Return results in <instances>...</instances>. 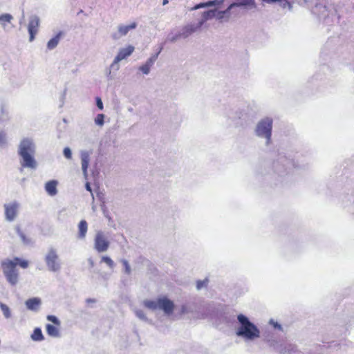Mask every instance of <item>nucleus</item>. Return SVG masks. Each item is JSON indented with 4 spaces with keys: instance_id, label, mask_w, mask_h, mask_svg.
<instances>
[{
    "instance_id": "nucleus-1",
    "label": "nucleus",
    "mask_w": 354,
    "mask_h": 354,
    "mask_svg": "<svg viewBox=\"0 0 354 354\" xmlns=\"http://www.w3.org/2000/svg\"><path fill=\"white\" fill-rule=\"evenodd\" d=\"M235 334L245 342H254L261 337V330L248 317L240 313L237 315Z\"/></svg>"
},
{
    "instance_id": "nucleus-2",
    "label": "nucleus",
    "mask_w": 354,
    "mask_h": 354,
    "mask_svg": "<svg viewBox=\"0 0 354 354\" xmlns=\"http://www.w3.org/2000/svg\"><path fill=\"white\" fill-rule=\"evenodd\" d=\"M36 151L35 144L32 138H23L19 145L18 154L21 158V165L23 167L35 169L37 162L34 158Z\"/></svg>"
},
{
    "instance_id": "nucleus-3",
    "label": "nucleus",
    "mask_w": 354,
    "mask_h": 354,
    "mask_svg": "<svg viewBox=\"0 0 354 354\" xmlns=\"http://www.w3.org/2000/svg\"><path fill=\"white\" fill-rule=\"evenodd\" d=\"M143 305L152 311L162 310L168 316L173 313L175 307L174 303L166 297H161L156 299H145L143 301Z\"/></svg>"
},
{
    "instance_id": "nucleus-4",
    "label": "nucleus",
    "mask_w": 354,
    "mask_h": 354,
    "mask_svg": "<svg viewBox=\"0 0 354 354\" xmlns=\"http://www.w3.org/2000/svg\"><path fill=\"white\" fill-rule=\"evenodd\" d=\"M1 268L8 283L12 286L17 285L19 282V274L14 261L10 259H3L1 262Z\"/></svg>"
},
{
    "instance_id": "nucleus-5",
    "label": "nucleus",
    "mask_w": 354,
    "mask_h": 354,
    "mask_svg": "<svg viewBox=\"0 0 354 354\" xmlns=\"http://www.w3.org/2000/svg\"><path fill=\"white\" fill-rule=\"evenodd\" d=\"M272 129V119L266 117L258 122L254 132L257 137L264 138L266 140V145H268L271 141Z\"/></svg>"
},
{
    "instance_id": "nucleus-6",
    "label": "nucleus",
    "mask_w": 354,
    "mask_h": 354,
    "mask_svg": "<svg viewBox=\"0 0 354 354\" xmlns=\"http://www.w3.org/2000/svg\"><path fill=\"white\" fill-rule=\"evenodd\" d=\"M44 262L48 271L59 272L62 268V261L57 250L53 247L48 248L44 255Z\"/></svg>"
},
{
    "instance_id": "nucleus-7",
    "label": "nucleus",
    "mask_w": 354,
    "mask_h": 354,
    "mask_svg": "<svg viewBox=\"0 0 354 354\" xmlns=\"http://www.w3.org/2000/svg\"><path fill=\"white\" fill-rule=\"evenodd\" d=\"M110 241L106 234L102 230L96 232L93 240V248L99 253H103L108 250Z\"/></svg>"
},
{
    "instance_id": "nucleus-8",
    "label": "nucleus",
    "mask_w": 354,
    "mask_h": 354,
    "mask_svg": "<svg viewBox=\"0 0 354 354\" xmlns=\"http://www.w3.org/2000/svg\"><path fill=\"white\" fill-rule=\"evenodd\" d=\"M295 167V162L292 160L288 159L286 157H280L277 161L274 163V171L280 176H283L290 171Z\"/></svg>"
},
{
    "instance_id": "nucleus-9",
    "label": "nucleus",
    "mask_w": 354,
    "mask_h": 354,
    "mask_svg": "<svg viewBox=\"0 0 354 354\" xmlns=\"http://www.w3.org/2000/svg\"><path fill=\"white\" fill-rule=\"evenodd\" d=\"M40 26V18L37 15H31L28 17V32L29 33V41H32L35 35L39 31Z\"/></svg>"
},
{
    "instance_id": "nucleus-10",
    "label": "nucleus",
    "mask_w": 354,
    "mask_h": 354,
    "mask_svg": "<svg viewBox=\"0 0 354 354\" xmlns=\"http://www.w3.org/2000/svg\"><path fill=\"white\" fill-rule=\"evenodd\" d=\"M19 208V204L13 201L4 205L5 217L8 221H13L17 217Z\"/></svg>"
},
{
    "instance_id": "nucleus-11",
    "label": "nucleus",
    "mask_w": 354,
    "mask_h": 354,
    "mask_svg": "<svg viewBox=\"0 0 354 354\" xmlns=\"http://www.w3.org/2000/svg\"><path fill=\"white\" fill-rule=\"evenodd\" d=\"M136 27L137 24L136 22H133L129 25L120 24L118 26L117 31L112 34V37L113 39L118 40L127 35L130 30L135 29Z\"/></svg>"
},
{
    "instance_id": "nucleus-12",
    "label": "nucleus",
    "mask_w": 354,
    "mask_h": 354,
    "mask_svg": "<svg viewBox=\"0 0 354 354\" xmlns=\"http://www.w3.org/2000/svg\"><path fill=\"white\" fill-rule=\"evenodd\" d=\"M91 153V151H88L86 149H83L80 151L82 171L85 179H86L88 177V168L89 166L90 156Z\"/></svg>"
},
{
    "instance_id": "nucleus-13",
    "label": "nucleus",
    "mask_w": 354,
    "mask_h": 354,
    "mask_svg": "<svg viewBox=\"0 0 354 354\" xmlns=\"http://www.w3.org/2000/svg\"><path fill=\"white\" fill-rule=\"evenodd\" d=\"M236 7H245L252 9L256 8V3L254 0H236L230 5V8L233 9Z\"/></svg>"
},
{
    "instance_id": "nucleus-14",
    "label": "nucleus",
    "mask_w": 354,
    "mask_h": 354,
    "mask_svg": "<svg viewBox=\"0 0 354 354\" xmlns=\"http://www.w3.org/2000/svg\"><path fill=\"white\" fill-rule=\"evenodd\" d=\"M133 51L134 47L133 46L129 45L126 48H120L115 58H116L117 60L121 62L122 60L129 57L133 53Z\"/></svg>"
},
{
    "instance_id": "nucleus-15",
    "label": "nucleus",
    "mask_w": 354,
    "mask_h": 354,
    "mask_svg": "<svg viewBox=\"0 0 354 354\" xmlns=\"http://www.w3.org/2000/svg\"><path fill=\"white\" fill-rule=\"evenodd\" d=\"M120 61L117 60L116 58H114L109 68L106 69V75L109 80L113 79V76L115 75V73L120 69Z\"/></svg>"
},
{
    "instance_id": "nucleus-16",
    "label": "nucleus",
    "mask_w": 354,
    "mask_h": 354,
    "mask_svg": "<svg viewBox=\"0 0 354 354\" xmlns=\"http://www.w3.org/2000/svg\"><path fill=\"white\" fill-rule=\"evenodd\" d=\"M244 114L241 111H236L227 113V118L234 122L235 126L242 125Z\"/></svg>"
},
{
    "instance_id": "nucleus-17",
    "label": "nucleus",
    "mask_w": 354,
    "mask_h": 354,
    "mask_svg": "<svg viewBox=\"0 0 354 354\" xmlns=\"http://www.w3.org/2000/svg\"><path fill=\"white\" fill-rule=\"evenodd\" d=\"M26 308L32 311H38L41 304V301L38 297L29 299L25 302Z\"/></svg>"
},
{
    "instance_id": "nucleus-18",
    "label": "nucleus",
    "mask_w": 354,
    "mask_h": 354,
    "mask_svg": "<svg viewBox=\"0 0 354 354\" xmlns=\"http://www.w3.org/2000/svg\"><path fill=\"white\" fill-rule=\"evenodd\" d=\"M201 27H198L197 24H190L185 26L181 29V30L179 32L182 38H187L189 35H191L192 33L196 32L198 29H199Z\"/></svg>"
},
{
    "instance_id": "nucleus-19",
    "label": "nucleus",
    "mask_w": 354,
    "mask_h": 354,
    "mask_svg": "<svg viewBox=\"0 0 354 354\" xmlns=\"http://www.w3.org/2000/svg\"><path fill=\"white\" fill-rule=\"evenodd\" d=\"M280 354H297L298 350L295 345L291 344L280 345V349H278Z\"/></svg>"
},
{
    "instance_id": "nucleus-20",
    "label": "nucleus",
    "mask_w": 354,
    "mask_h": 354,
    "mask_svg": "<svg viewBox=\"0 0 354 354\" xmlns=\"http://www.w3.org/2000/svg\"><path fill=\"white\" fill-rule=\"evenodd\" d=\"M58 182L55 180L48 181L45 184V190L48 195L54 196L57 194V186Z\"/></svg>"
},
{
    "instance_id": "nucleus-21",
    "label": "nucleus",
    "mask_w": 354,
    "mask_h": 354,
    "mask_svg": "<svg viewBox=\"0 0 354 354\" xmlns=\"http://www.w3.org/2000/svg\"><path fill=\"white\" fill-rule=\"evenodd\" d=\"M313 13L317 15L320 18H325L328 15V8L323 4H317L313 10Z\"/></svg>"
},
{
    "instance_id": "nucleus-22",
    "label": "nucleus",
    "mask_w": 354,
    "mask_h": 354,
    "mask_svg": "<svg viewBox=\"0 0 354 354\" xmlns=\"http://www.w3.org/2000/svg\"><path fill=\"white\" fill-rule=\"evenodd\" d=\"M15 230L16 233L20 238L21 241L26 245H32L33 244V241L32 239L26 236V234L21 230L19 225L15 226Z\"/></svg>"
},
{
    "instance_id": "nucleus-23",
    "label": "nucleus",
    "mask_w": 354,
    "mask_h": 354,
    "mask_svg": "<svg viewBox=\"0 0 354 354\" xmlns=\"http://www.w3.org/2000/svg\"><path fill=\"white\" fill-rule=\"evenodd\" d=\"M46 333L52 337H59L60 332L57 326H54L50 324H48L46 325Z\"/></svg>"
},
{
    "instance_id": "nucleus-24",
    "label": "nucleus",
    "mask_w": 354,
    "mask_h": 354,
    "mask_svg": "<svg viewBox=\"0 0 354 354\" xmlns=\"http://www.w3.org/2000/svg\"><path fill=\"white\" fill-rule=\"evenodd\" d=\"M13 19V16L10 13H1L0 15V26L6 29L7 25L10 24Z\"/></svg>"
},
{
    "instance_id": "nucleus-25",
    "label": "nucleus",
    "mask_w": 354,
    "mask_h": 354,
    "mask_svg": "<svg viewBox=\"0 0 354 354\" xmlns=\"http://www.w3.org/2000/svg\"><path fill=\"white\" fill-rule=\"evenodd\" d=\"M215 15L216 10H209L204 12L202 15L201 20L198 23V27H201L206 21L214 18Z\"/></svg>"
},
{
    "instance_id": "nucleus-26",
    "label": "nucleus",
    "mask_w": 354,
    "mask_h": 354,
    "mask_svg": "<svg viewBox=\"0 0 354 354\" xmlns=\"http://www.w3.org/2000/svg\"><path fill=\"white\" fill-rule=\"evenodd\" d=\"M62 35V32H59L55 37L50 39L47 43V48L48 50H53L58 45L61 37Z\"/></svg>"
},
{
    "instance_id": "nucleus-27",
    "label": "nucleus",
    "mask_w": 354,
    "mask_h": 354,
    "mask_svg": "<svg viewBox=\"0 0 354 354\" xmlns=\"http://www.w3.org/2000/svg\"><path fill=\"white\" fill-rule=\"evenodd\" d=\"M88 230V225L86 221L82 220L78 225V237L84 239L86 237Z\"/></svg>"
},
{
    "instance_id": "nucleus-28",
    "label": "nucleus",
    "mask_w": 354,
    "mask_h": 354,
    "mask_svg": "<svg viewBox=\"0 0 354 354\" xmlns=\"http://www.w3.org/2000/svg\"><path fill=\"white\" fill-rule=\"evenodd\" d=\"M232 10V8H230V6L228 8L223 11H216V15L214 17H216L218 20H222L223 19H225L226 20H228L231 16L230 11Z\"/></svg>"
},
{
    "instance_id": "nucleus-29",
    "label": "nucleus",
    "mask_w": 354,
    "mask_h": 354,
    "mask_svg": "<svg viewBox=\"0 0 354 354\" xmlns=\"http://www.w3.org/2000/svg\"><path fill=\"white\" fill-rule=\"evenodd\" d=\"M30 337L32 340L35 342H41L44 339V337L40 328H35Z\"/></svg>"
},
{
    "instance_id": "nucleus-30",
    "label": "nucleus",
    "mask_w": 354,
    "mask_h": 354,
    "mask_svg": "<svg viewBox=\"0 0 354 354\" xmlns=\"http://www.w3.org/2000/svg\"><path fill=\"white\" fill-rule=\"evenodd\" d=\"M264 341L266 342L270 346L272 347L277 352L278 349H280V346L277 345V340L273 339L272 337H270V335H266L264 337Z\"/></svg>"
},
{
    "instance_id": "nucleus-31",
    "label": "nucleus",
    "mask_w": 354,
    "mask_h": 354,
    "mask_svg": "<svg viewBox=\"0 0 354 354\" xmlns=\"http://www.w3.org/2000/svg\"><path fill=\"white\" fill-rule=\"evenodd\" d=\"M12 261H14L15 263V266L17 265L19 266L22 268H27L29 266V263L27 260L21 259L19 257H15L13 259H11Z\"/></svg>"
},
{
    "instance_id": "nucleus-32",
    "label": "nucleus",
    "mask_w": 354,
    "mask_h": 354,
    "mask_svg": "<svg viewBox=\"0 0 354 354\" xmlns=\"http://www.w3.org/2000/svg\"><path fill=\"white\" fill-rule=\"evenodd\" d=\"M100 262L106 263L110 269H113L115 266L114 261L108 256H102Z\"/></svg>"
},
{
    "instance_id": "nucleus-33",
    "label": "nucleus",
    "mask_w": 354,
    "mask_h": 354,
    "mask_svg": "<svg viewBox=\"0 0 354 354\" xmlns=\"http://www.w3.org/2000/svg\"><path fill=\"white\" fill-rule=\"evenodd\" d=\"M0 308L3 313L5 318L9 319L11 317L10 309L6 304L0 303Z\"/></svg>"
},
{
    "instance_id": "nucleus-34",
    "label": "nucleus",
    "mask_w": 354,
    "mask_h": 354,
    "mask_svg": "<svg viewBox=\"0 0 354 354\" xmlns=\"http://www.w3.org/2000/svg\"><path fill=\"white\" fill-rule=\"evenodd\" d=\"M8 145L7 133L5 131H0V147L3 148Z\"/></svg>"
},
{
    "instance_id": "nucleus-35",
    "label": "nucleus",
    "mask_w": 354,
    "mask_h": 354,
    "mask_svg": "<svg viewBox=\"0 0 354 354\" xmlns=\"http://www.w3.org/2000/svg\"><path fill=\"white\" fill-rule=\"evenodd\" d=\"M162 50V48H160L159 51L154 54V55H152L148 59L147 61L146 62V64L148 65L149 67H151L153 64L155 63V62L156 61L158 57V55L159 53H160V51Z\"/></svg>"
},
{
    "instance_id": "nucleus-36",
    "label": "nucleus",
    "mask_w": 354,
    "mask_h": 354,
    "mask_svg": "<svg viewBox=\"0 0 354 354\" xmlns=\"http://www.w3.org/2000/svg\"><path fill=\"white\" fill-rule=\"evenodd\" d=\"M104 115L102 113L97 114L95 118V124L97 126L102 127L104 123Z\"/></svg>"
},
{
    "instance_id": "nucleus-37",
    "label": "nucleus",
    "mask_w": 354,
    "mask_h": 354,
    "mask_svg": "<svg viewBox=\"0 0 354 354\" xmlns=\"http://www.w3.org/2000/svg\"><path fill=\"white\" fill-rule=\"evenodd\" d=\"M121 262L124 266V273H126L127 274L129 275L131 272V266L128 262L127 260L126 259H122L121 260Z\"/></svg>"
},
{
    "instance_id": "nucleus-38",
    "label": "nucleus",
    "mask_w": 354,
    "mask_h": 354,
    "mask_svg": "<svg viewBox=\"0 0 354 354\" xmlns=\"http://www.w3.org/2000/svg\"><path fill=\"white\" fill-rule=\"evenodd\" d=\"M135 314H136V317H138L140 319L145 321V322H148V318L147 317L145 313H144V311L142 310H139V309L136 310Z\"/></svg>"
},
{
    "instance_id": "nucleus-39",
    "label": "nucleus",
    "mask_w": 354,
    "mask_h": 354,
    "mask_svg": "<svg viewBox=\"0 0 354 354\" xmlns=\"http://www.w3.org/2000/svg\"><path fill=\"white\" fill-rule=\"evenodd\" d=\"M46 319L48 321L51 322L52 323H53L55 325H56L57 326H60V324H61V322L59 320V319L57 317H55V315H48L46 317Z\"/></svg>"
},
{
    "instance_id": "nucleus-40",
    "label": "nucleus",
    "mask_w": 354,
    "mask_h": 354,
    "mask_svg": "<svg viewBox=\"0 0 354 354\" xmlns=\"http://www.w3.org/2000/svg\"><path fill=\"white\" fill-rule=\"evenodd\" d=\"M278 3H279V6L283 8H288L289 10H291L292 8V5L288 1V0H279Z\"/></svg>"
},
{
    "instance_id": "nucleus-41",
    "label": "nucleus",
    "mask_w": 354,
    "mask_h": 354,
    "mask_svg": "<svg viewBox=\"0 0 354 354\" xmlns=\"http://www.w3.org/2000/svg\"><path fill=\"white\" fill-rule=\"evenodd\" d=\"M180 38H182L180 32L176 34V35H169L167 37V40L169 41L170 42H176L178 39H179Z\"/></svg>"
},
{
    "instance_id": "nucleus-42",
    "label": "nucleus",
    "mask_w": 354,
    "mask_h": 354,
    "mask_svg": "<svg viewBox=\"0 0 354 354\" xmlns=\"http://www.w3.org/2000/svg\"><path fill=\"white\" fill-rule=\"evenodd\" d=\"M0 112H1L0 118H1V120H6V119H8V111L5 109V107H4V106H1V107Z\"/></svg>"
},
{
    "instance_id": "nucleus-43",
    "label": "nucleus",
    "mask_w": 354,
    "mask_h": 354,
    "mask_svg": "<svg viewBox=\"0 0 354 354\" xmlns=\"http://www.w3.org/2000/svg\"><path fill=\"white\" fill-rule=\"evenodd\" d=\"M139 70L142 71L143 74L148 75L150 72L151 67L145 64L139 67Z\"/></svg>"
},
{
    "instance_id": "nucleus-44",
    "label": "nucleus",
    "mask_w": 354,
    "mask_h": 354,
    "mask_svg": "<svg viewBox=\"0 0 354 354\" xmlns=\"http://www.w3.org/2000/svg\"><path fill=\"white\" fill-rule=\"evenodd\" d=\"M63 154L66 159L70 160L72 158V151L69 147H65L64 149Z\"/></svg>"
},
{
    "instance_id": "nucleus-45",
    "label": "nucleus",
    "mask_w": 354,
    "mask_h": 354,
    "mask_svg": "<svg viewBox=\"0 0 354 354\" xmlns=\"http://www.w3.org/2000/svg\"><path fill=\"white\" fill-rule=\"evenodd\" d=\"M269 324L272 325L274 328L278 329L279 330H282V327L281 324L275 322L274 319H271L269 321Z\"/></svg>"
},
{
    "instance_id": "nucleus-46",
    "label": "nucleus",
    "mask_w": 354,
    "mask_h": 354,
    "mask_svg": "<svg viewBox=\"0 0 354 354\" xmlns=\"http://www.w3.org/2000/svg\"><path fill=\"white\" fill-rule=\"evenodd\" d=\"M191 312H192L191 309L186 305H183L180 308V313L182 315L188 314V313H190Z\"/></svg>"
},
{
    "instance_id": "nucleus-47",
    "label": "nucleus",
    "mask_w": 354,
    "mask_h": 354,
    "mask_svg": "<svg viewBox=\"0 0 354 354\" xmlns=\"http://www.w3.org/2000/svg\"><path fill=\"white\" fill-rule=\"evenodd\" d=\"M207 281H198L197 282V285H196V288L198 290H200L202 288L205 287L207 286Z\"/></svg>"
},
{
    "instance_id": "nucleus-48",
    "label": "nucleus",
    "mask_w": 354,
    "mask_h": 354,
    "mask_svg": "<svg viewBox=\"0 0 354 354\" xmlns=\"http://www.w3.org/2000/svg\"><path fill=\"white\" fill-rule=\"evenodd\" d=\"M96 105L99 109H100V110L103 109V103H102V100L100 97L96 98Z\"/></svg>"
},
{
    "instance_id": "nucleus-49",
    "label": "nucleus",
    "mask_w": 354,
    "mask_h": 354,
    "mask_svg": "<svg viewBox=\"0 0 354 354\" xmlns=\"http://www.w3.org/2000/svg\"><path fill=\"white\" fill-rule=\"evenodd\" d=\"M202 8H206L205 7V3H198V4L196 5L193 8V10H197V9Z\"/></svg>"
},
{
    "instance_id": "nucleus-50",
    "label": "nucleus",
    "mask_w": 354,
    "mask_h": 354,
    "mask_svg": "<svg viewBox=\"0 0 354 354\" xmlns=\"http://www.w3.org/2000/svg\"><path fill=\"white\" fill-rule=\"evenodd\" d=\"M216 6V5L214 3V0L205 2V7H211V6Z\"/></svg>"
},
{
    "instance_id": "nucleus-51",
    "label": "nucleus",
    "mask_w": 354,
    "mask_h": 354,
    "mask_svg": "<svg viewBox=\"0 0 354 354\" xmlns=\"http://www.w3.org/2000/svg\"><path fill=\"white\" fill-rule=\"evenodd\" d=\"M85 188L87 191L90 192L92 196L93 197V194L92 193V189H91V185H90V183H86V185H85Z\"/></svg>"
},
{
    "instance_id": "nucleus-52",
    "label": "nucleus",
    "mask_w": 354,
    "mask_h": 354,
    "mask_svg": "<svg viewBox=\"0 0 354 354\" xmlns=\"http://www.w3.org/2000/svg\"><path fill=\"white\" fill-rule=\"evenodd\" d=\"M263 2L266 3H274L278 2L279 0H262Z\"/></svg>"
},
{
    "instance_id": "nucleus-53",
    "label": "nucleus",
    "mask_w": 354,
    "mask_h": 354,
    "mask_svg": "<svg viewBox=\"0 0 354 354\" xmlns=\"http://www.w3.org/2000/svg\"><path fill=\"white\" fill-rule=\"evenodd\" d=\"M216 6L221 5L225 0H214Z\"/></svg>"
},
{
    "instance_id": "nucleus-54",
    "label": "nucleus",
    "mask_w": 354,
    "mask_h": 354,
    "mask_svg": "<svg viewBox=\"0 0 354 354\" xmlns=\"http://www.w3.org/2000/svg\"><path fill=\"white\" fill-rule=\"evenodd\" d=\"M195 317L197 319H205V318H207V316H206V315L203 314L201 315L196 316Z\"/></svg>"
},
{
    "instance_id": "nucleus-55",
    "label": "nucleus",
    "mask_w": 354,
    "mask_h": 354,
    "mask_svg": "<svg viewBox=\"0 0 354 354\" xmlns=\"http://www.w3.org/2000/svg\"><path fill=\"white\" fill-rule=\"evenodd\" d=\"M86 302L87 304H90V303H95V299H90V298H89V299H87L86 300Z\"/></svg>"
},
{
    "instance_id": "nucleus-56",
    "label": "nucleus",
    "mask_w": 354,
    "mask_h": 354,
    "mask_svg": "<svg viewBox=\"0 0 354 354\" xmlns=\"http://www.w3.org/2000/svg\"><path fill=\"white\" fill-rule=\"evenodd\" d=\"M88 263H89V264H90V266H91V267H93V266H94V262H93V261L91 259H89L88 260Z\"/></svg>"
},
{
    "instance_id": "nucleus-57",
    "label": "nucleus",
    "mask_w": 354,
    "mask_h": 354,
    "mask_svg": "<svg viewBox=\"0 0 354 354\" xmlns=\"http://www.w3.org/2000/svg\"><path fill=\"white\" fill-rule=\"evenodd\" d=\"M168 3V0H163L162 4L166 5Z\"/></svg>"
}]
</instances>
